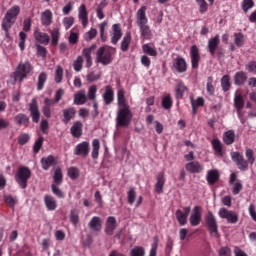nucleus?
Returning a JSON list of instances; mask_svg holds the SVG:
<instances>
[{
    "mask_svg": "<svg viewBox=\"0 0 256 256\" xmlns=\"http://www.w3.org/2000/svg\"><path fill=\"white\" fill-rule=\"evenodd\" d=\"M175 216L181 227H183L184 225H187V218L189 216L184 214L183 211H181L180 209L176 210Z\"/></svg>",
    "mask_w": 256,
    "mask_h": 256,
    "instance_id": "ea45409f",
    "label": "nucleus"
},
{
    "mask_svg": "<svg viewBox=\"0 0 256 256\" xmlns=\"http://www.w3.org/2000/svg\"><path fill=\"white\" fill-rule=\"evenodd\" d=\"M233 185L232 188V193L233 195H239V193H241V191H243V184L241 183V181L237 180Z\"/></svg>",
    "mask_w": 256,
    "mask_h": 256,
    "instance_id": "13d9d810",
    "label": "nucleus"
},
{
    "mask_svg": "<svg viewBox=\"0 0 256 256\" xmlns=\"http://www.w3.org/2000/svg\"><path fill=\"white\" fill-rule=\"evenodd\" d=\"M218 215L220 219H226L227 223L232 225L239 221V215L235 211L227 210V208H220Z\"/></svg>",
    "mask_w": 256,
    "mask_h": 256,
    "instance_id": "6e6552de",
    "label": "nucleus"
},
{
    "mask_svg": "<svg viewBox=\"0 0 256 256\" xmlns=\"http://www.w3.org/2000/svg\"><path fill=\"white\" fill-rule=\"evenodd\" d=\"M63 81V67L57 66L55 70V82L61 83Z\"/></svg>",
    "mask_w": 256,
    "mask_h": 256,
    "instance_id": "052dcab7",
    "label": "nucleus"
},
{
    "mask_svg": "<svg viewBox=\"0 0 256 256\" xmlns=\"http://www.w3.org/2000/svg\"><path fill=\"white\" fill-rule=\"evenodd\" d=\"M161 105L163 109H171L173 107V100L171 99V94H167L164 98H162Z\"/></svg>",
    "mask_w": 256,
    "mask_h": 256,
    "instance_id": "a18cd8bd",
    "label": "nucleus"
},
{
    "mask_svg": "<svg viewBox=\"0 0 256 256\" xmlns=\"http://www.w3.org/2000/svg\"><path fill=\"white\" fill-rule=\"evenodd\" d=\"M130 45H131V33L127 32L121 41V45H120L121 51H124V52L129 51Z\"/></svg>",
    "mask_w": 256,
    "mask_h": 256,
    "instance_id": "e433bc0d",
    "label": "nucleus"
},
{
    "mask_svg": "<svg viewBox=\"0 0 256 256\" xmlns=\"http://www.w3.org/2000/svg\"><path fill=\"white\" fill-rule=\"evenodd\" d=\"M117 229V219L114 216H109L106 220L105 233L106 235H113V231Z\"/></svg>",
    "mask_w": 256,
    "mask_h": 256,
    "instance_id": "4be33fe9",
    "label": "nucleus"
},
{
    "mask_svg": "<svg viewBox=\"0 0 256 256\" xmlns=\"http://www.w3.org/2000/svg\"><path fill=\"white\" fill-rule=\"evenodd\" d=\"M89 13L87 12V6L85 4H82L78 8V19L81 21L83 27H87L89 25Z\"/></svg>",
    "mask_w": 256,
    "mask_h": 256,
    "instance_id": "dca6fc26",
    "label": "nucleus"
},
{
    "mask_svg": "<svg viewBox=\"0 0 256 256\" xmlns=\"http://www.w3.org/2000/svg\"><path fill=\"white\" fill-rule=\"evenodd\" d=\"M232 161L236 163L238 169L240 171H247L249 169V164L247 160L241 155L239 152H232L231 153Z\"/></svg>",
    "mask_w": 256,
    "mask_h": 256,
    "instance_id": "1a4fd4ad",
    "label": "nucleus"
},
{
    "mask_svg": "<svg viewBox=\"0 0 256 256\" xmlns=\"http://www.w3.org/2000/svg\"><path fill=\"white\" fill-rule=\"evenodd\" d=\"M88 227L92 231L99 233L101 229H103V220H101V217L99 216H94L88 223Z\"/></svg>",
    "mask_w": 256,
    "mask_h": 256,
    "instance_id": "6ab92c4d",
    "label": "nucleus"
},
{
    "mask_svg": "<svg viewBox=\"0 0 256 256\" xmlns=\"http://www.w3.org/2000/svg\"><path fill=\"white\" fill-rule=\"evenodd\" d=\"M254 6H255V2H253V0H243L242 1V9H243L244 13H247L249 11V9H253Z\"/></svg>",
    "mask_w": 256,
    "mask_h": 256,
    "instance_id": "4d7b16f0",
    "label": "nucleus"
},
{
    "mask_svg": "<svg viewBox=\"0 0 256 256\" xmlns=\"http://www.w3.org/2000/svg\"><path fill=\"white\" fill-rule=\"evenodd\" d=\"M113 88L111 86L107 85L105 86V92L103 93V100L105 102V105H111L113 103Z\"/></svg>",
    "mask_w": 256,
    "mask_h": 256,
    "instance_id": "cd10ccee",
    "label": "nucleus"
},
{
    "mask_svg": "<svg viewBox=\"0 0 256 256\" xmlns=\"http://www.w3.org/2000/svg\"><path fill=\"white\" fill-rule=\"evenodd\" d=\"M59 184H52L51 185V191L52 193H54L56 195V197H58L59 199H64L65 194L63 193V191L61 189H59V187H57Z\"/></svg>",
    "mask_w": 256,
    "mask_h": 256,
    "instance_id": "6e6d98bb",
    "label": "nucleus"
},
{
    "mask_svg": "<svg viewBox=\"0 0 256 256\" xmlns=\"http://www.w3.org/2000/svg\"><path fill=\"white\" fill-rule=\"evenodd\" d=\"M44 203L48 211H55L57 209V200L49 194L44 196Z\"/></svg>",
    "mask_w": 256,
    "mask_h": 256,
    "instance_id": "a878e982",
    "label": "nucleus"
},
{
    "mask_svg": "<svg viewBox=\"0 0 256 256\" xmlns=\"http://www.w3.org/2000/svg\"><path fill=\"white\" fill-rule=\"evenodd\" d=\"M185 169L188 171V173H202L204 166L199 161H192L185 164Z\"/></svg>",
    "mask_w": 256,
    "mask_h": 256,
    "instance_id": "4468645a",
    "label": "nucleus"
},
{
    "mask_svg": "<svg viewBox=\"0 0 256 256\" xmlns=\"http://www.w3.org/2000/svg\"><path fill=\"white\" fill-rule=\"evenodd\" d=\"M142 50L146 55H150V57H157V50L155 48L149 46V44H144L142 46Z\"/></svg>",
    "mask_w": 256,
    "mask_h": 256,
    "instance_id": "3c124183",
    "label": "nucleus"
},
{
    "mask_svg": "<svg viewBox=\"0 0 256 256\" xmlns=\"http://www.w3.org/2000/svg\"><path fill=\"white\" fill-rule=\"evenodd\" d=\"M36 55L38 57H42V59H45L47 57V48L44 46H41L39 44L36 45Z\"/></svg>",
    "mask_w": 256,
    "mask_h": 256,
    "instance_id": "bf43d9fd",
    "label": "nucleus"
},
{
    "mask_svg": "<svg viewBox=\"0 0 256 256\" xmlns=\"http://www.w3.org/2000/svg\"><path fill=\"white\" fill-rule=\"evenodd\" d=\"M111 35V43L112 45H117L123 37V30L121 29V24H114L112 25V31L110 32Z\"/></svg>",
    "mask_w": 256,
    "mask_h": 256,
    "instance_id": "f8f14e48",
    "label": "nucleus"
},
{
    "mask_svg": "<svg viewBox=\"0 0 256 256\" xmlns=\"http://www.w3.org/2000/svg\"><path fill=\"white\" fill-rule=\"evenodd\" d=\"M70 133L72 137L79 139V137L83 135V123H81V121L74 122V124L70 128Z\"/></svg>",
    "mask_w": 256,
    "mask_h": 256,
    "instance_id": "393cba45",
    "label": "nucleus"
},
{
    "mask_svg": "<svg viewBox=\"0 0 256 256\" xmlns=\"http://www.w3.org/2000/svg\"><path fill=\"white\" fill-rule=\"evenodd\" d=\"M20 42H19V48L21 51H25V41L27 39V34L25 32L19 33Z\"/></svg>",
    "mask_w": 256,
    "mask_h": 256,
    "instance_id": "338daca9",
    "label": "nucleus"
},
{
    "mask_svg": "<svg viewBox=\"0 0 256 256\" xmlns=\"http://www.w3.org/2000/svg\"><path fill=\"white\" fill-rule=\"evenodd\" d=\"M61 183H63V172L61 171V168H56L52 185H61Z\"/></svg>",
    "mask_w": 256,
    "mask_h": 256,
    "instance_id": "a19ab883",
    "label": "nucleus"
},
{
    "mask_svg": "<svg viewBox=\"0 0 256 256\" xmlns=\"http://www.w3.org/2000/svg\"><path fill=\"white\" fill-rule=\"evenodd\" d=\"M90 146L89 142H82L78 144L74 149V155H80L81 157H87L89 155Z\"/></svg>",
    "mask_w": 256,
    "mask_h": 256,
    "instance_id": "f3484780",
    "label": "nucleus"
},
{
    "mask_svg": "<svg viewBox=\"0 0 256 256\" xmlns=\"http://www.w3.org/2000/svg\"><path fill=\"white\" fill-rule=\"evenodd\" d=\"M29 134L24 133V134H20L18 137V145H27V143H29Z\"/></svg>",
    "mask_w": 256,
    "mask_h": 256,
    "instance_id": "69168bd1",
    "label": "nucleus"
},
{
    "mask_svg": "<svg viewBox=\"0 0 256 256\" xmlns=\"http://www.w3.org/2000/svg\"><path fill=\"white\" fill-rule=\"evenodd\" d=\"M74 71L79 73L83 69V56H78L77 59L73 62Z\"/></svg>",
    "mask_w": 256,
    "mask_h": 256,
    "instance_id": "5fc2aeb1",
    "label": "nucleus"
},
{
    "mask_svg": "<svg viewBox=\"0 0 256 256\" xmlns=\"http://www.w3.org/2000/svg\"><path fill=\"white\" fill-rule=\"evenodd\" d=\"M87 99L95 101L97 99V85H92L88 88Z\"/></svg>",
    "mask_w": 256,
    "mask_h": 256,
    "instance_id": "09e8293b",
    "label": "nucleus"
},
{
    "mask_svg": "<svg viewBox=\"0 0 256 256\" xmlns=\"http://www.w3.org/2000/svg\"><path fill=\"white\" fill-rule=\"evenodd\" d=\"M130 256H145V248H143L142 246H135L130 251Z\"/></svg>",
    "mask_w": 256,
    "mask_h": 256,
    "instance_id": "603ef678",
    "label": "nucleus"
},
{
    "mask_svg": "<svg viewBox=\"0 0 256 256\" xmlns=\"http://www.w3.org/2000/svg\"><path fill=\"white\" fill-rule=\"evenodd\" d=\"M138 27L140 30V35L143 37V39H151V37H153L151 27H149L147 24H140Z\"/></svg>",
    "mask_w": 256,
    "mask_h": 256,
    "instance_id": "c85d7f7f",
    "label": "nucleus"
},
{
    "mask_svg": "<svg viewBox=\"0 0 256 256\" xmlns=\"http://www.w3.org/2000/svg\"><path fill=\"white\" fill-rule=\"evenodd\" d=\"M70 223L77 227L79 224V210L72 209L70 211Z\"/></svg>",
    "mask_w": 256,
    "mask_h": 256,
    "instance_id": "49530a36",
    "label": "nucleus"
},
{
    "mask_svg": "<svg viewBox=\"0 0 256 256\" xmlns=\"http://www.w3.org/2000/svg\"><path fill=\"white\" fill-rule=\"evenodd\" d=\"M234 107H236V109H243V107H245V101L243 100V96L236 95L234 97Z\"/></svg>",
    "mask_w": 256,
    "mask_h": 256,
    "instance_id": "864d4df0",
    "label": "nucleus"
},
{
    "mask_svg": "<svg viewBox=\"0 0 256 256\" xmlns=\"http://www.w3.org/2000/svg\"><path fill=\"white\" fill-rule=\"evenodd\" d=\"M87 103V94L84 90H80L74 95V104L75 105H85Z\"/></svg>",
    "mask_w": 256,
    "mask_h": 256,
    "instance_id": "7c9ffc66",
    "label": "nucleus"
},
{
    "mask_svg": "<svg viewBox=\"0 0 256 256\" xmlns=\"http://www.w3.org/2000/svg\"><path fill=\"white\" fill-rule=\"evenodd\" d=\"M42 25L49 26L53 23V13L51 10H45L41 15Z\"/></svg>",
    "mask_w": 256,
    "mask_h": 256,
    "instance_id": "72a5a7b5",
    "label": "nucleus"
},
{
    "mask_svg": "<svg viewBox=\"0 0 256 256\" xmlns=\"http://www.w3.org/2000/svg\"><path fill=\"white\" fill-rule=\"evenodd\" d=\"M68 177H70V179H79V169H77L76 167H71L68 169Z\"/></svg>",
    "mask_w": 256,
    "mask_h": 256,
    "instance_id": "e2e57ef3",
    "label": "nucleus"
},
{
    "mask_svg": "<svg viewBox=\"0 0 256 256\" xmlns=\"http://www.w3.org/2000/svg\"><path fill=\"white\" fill-rule=\"evenodd\" d=\"M219 170L217 169H213L207 172L206 175V180L208 185H215V183H217V181H219Z\"/></svg>",
    "mask_w": 256,
    "mask_h": 256,
    "instance_id": "bb28decb",
    "label": "nucleus"
},
{
    "mask_svg": "<svg viewBox=\"0 0 256 256\" xmlns=\"http://www.w3.org/2000/svg\"><path fill=\"white\" fill-rule=\"evenodd\" d=\"M190 57L192 69H197L199 67V61H201V56L199 55V48L196 45L191 46Z\"/></svg>",
    "mask_w": 256,
    "mask_h": 256,
    "instance_id": "2eb2a0df",
    "label": "nucleus"
},
{
    "mask_svg": "<svg viewBox=\"0 0 256 256\" xmlns=\"http://www.w3.org/2000/svg\"><path fill=\"white\" fill-rule=\"evenodd\" d=\"M46 81H47V73L41 72L38 76V82H37L38 91H42Z\"/></svg>",
    "mask_w": 256,
    "mask_h": 256,
    "instance_id": "de8ad7c7",
    "label": "nucleus"
},
{
    "mask_svg": "<svg viewBox=\"0 0 256 256\" xmlns=\"http://www.w3.org/2000/svg\"><path fill=\"white\" fill-rule=\"evenodd\" d=\"M174 68L178 73H185L187 71V62L183 58H176Z\"/></svg>",
    "mask_w": 256,
    "mask_h": 256,
    "instance_id": "2f4dec72",
    "label": "nucleus"
},
{
    "mask_svg": "<svg viewBox=\"0 0 256 256\" xmlns=\"http://www.w3.org/2000/svg\"><path fill=\"white\" fill-rule=\"evenodd\" d=\"M96 61L102 65H109L113 61L111 51L107 50L104 46L100 47L96 52Z\"/></svg>",
    "mask_w": 256,
    "mask_h": 256,
    "instance_id": "0eeeda50",
    "label": "nucleus"
},
{
    "mask_svg": "<svg viewBox=\"0 0 256 256\" xmlns=\"http://www.w3.org/2000/svg\"><path fill=\"white\" fill-rule=\"evenodd\" d=\"M30 117L32 118L33 123H39L41 119V112H39V104L37 99L33 98L29 104Z\"/></svg>",
    "mask_w": 256,
    "mask_h": 256,
    "instance_id": "9d476101",
    "label": "nucleus"
},
{
    "mask_svg": "<svg viewBox=\"0 0 256 256\" xmlns=\"http://www.w3.org/2000/svg\"><path fill=\"white\" fill-rule=\"evenodd\" d=\"M187 91V86L182 81L176 83L175 86V97L176 99H183V95Z\"/></svg>",
    "mask_w": 256,
    "mask_h": 256,
    "instance_id": "c756f323",
    "label": "nucleus"
},
{
    "mask_svg": "<svg viewBox=\"0 0 256 256\" xmlns=\"http://www.w3.org/2000/svg\"><path fill=\"white\" fill-rule=\"evenodd\" d=\"M218 256H231V248L223 246L218 250Z\"/></svg>",
    "mask_w": 256,
    "mask_h": 256,
    "instance_id": "774afa93",
    "label": "nucleus"
},
{
    "mask_svg": "<svg viewBox=\"0 0 256 256\" xmlns=\"http://www.w3.org/2000/svg\"><path fill=\"white\" fill-rule=\"evenodd\" d=\"M101 149V142L99 139H94L92 141V159H99V150Z\"/></svg>",
    "mask_w": 256,
    "mask_h": 256,
    "instance_id": "c9c22d12",
    "label": "nucleus"
},
{
    "mask_svg": "<svg viewBox=\"0 0 256 256\" xmlns=\"http://www.w3.org/2000/svg\"><path fill=\"white\" fill-rule=\"evenodd\" d=\"M14 123L17 127H24V129H27V127L31 125V118L25 113H18L14 116Z\"/></svg>",
    "mask_w": 256,
    "mask_h": 256,
    "instance_id": "9b49d317",
    "label": "nucleus"
},
{
    "mask_svg": "<svg viewBox=\"0 0 256 256\" xmlns=\"http://www.w3.org/2000/svg\"><path fill=\"white\" fill-rule=\"evenodd\" d=\"M221 87L224 92H227L231 89V78H229V75H224L221 78Z\"/></svg>",
    "mask_w": 256,
    "mask_h": 256,
    "instance_id": "37998d69",
    "label": "nucleus"
},
{
    "mask_svg": "<svg viewBox=\"0 0 256 256\" xmlns=\"http://www.w3.org/2000/svg\"><path fill=\"white\" fill-rule=\"evenodd\" d=\"M33 71V66L31 65V62L25 61L20 62L16 71L14 72V81H23V79H26L27 75Z\"/></svg>",
    "mask_w": 256,
    "mask_h": 256,
    "instance_id": "20e7f679",
    "label": "nucleus"
},
{
    "mask_svg": "<svg viewBox=\"0 0 256 256\" xmlns=\"http://www.w3.org/2000/svg\"><path fill=\"white\" fill-rule=\"evenodd\" d=\"M34 38L41 45H49V41H50L49 34H47L45 32H41V31H39V29L35 30Z\"/></svg>",
    "mask_w": 256,
    "mask_h": 256,
    "instance_id": "5701e85b",
    "label": "nucleus"
},
{
    "mask_svg": "<svg viewBox=\"0 0 256 256\" xmlns=\"http://www.w3.org/2000/svg\"><path fill=\"white\" fill-rule=\"evenodd\" d=\"M157 247H159V237H154L149 256H157Z\"/></svg>",
    "mask_w": 256,
    "mask_h": 256,
    "instance_id": "680f3d73",
    "label": "nucleus"
},
{
    "mask_svg": "<svg viewBox=\"0 0 256 256\" xmlns=\"http://www.w3.org/2000/svg\"><path fill=\"white\" fill-rule=\"evenodd\" d=\"M51 39H52V45H57L59 43V37H61V32L59 31V28H54L50 31Z\"/></svg>",
    "mask_w": 256,
    "mask_h": 256,
    "instance_id": "8fccbe9b",
    "label": "nucleus"
},
{
    "mask_svg": "<svg viewBox=\"0 0 256 256\" xmlns=\"http://www.w3.org/2000/svg\"><path fill=\"white\" fill-rule=\"evenodd\" d=\"M246 81H247V73L240 71L234 75L235 85H238V86L245 85Z\"/></svg>",
    "mask_w": 256,
    "mask_h": 256,
    "instance_id": "f704fd0d",
    "label": "nucleus"
},
{
    "mask_svg": "<svg viewBox=\"0 0 256 256\" xmlns=\"http://www.w3.org/2000/svg\"><path fill=\"white\" fill-rule=\"evenodd\" d=\"M76 113L77 111L73 107L62 110V115H63L62 123H65V125H67L69 121H71L72 119H75Z\"/></svg>",
    "mask_w": 256,
    "mask_h": 256,
    "instance_id": "b1692460",
    "label": "nucleus"
},
{
    "mask_svg": "<svg viewBox=\"0 0 256 256\" xmlns=\"http://www.w3.org/2000/svg\"><path fill=\"white\" fill-rule=\"evenodd\" d=\"M31 178V170L28 167H20L15 176L16 182L21 189H27V181Z\"/></svg>",
    "mask_w": 256,
    "mask_h": 256,
    "instance_id": "39448f33",
    "label": "nucleus"
},
{
    "mask_svg": "<svg viewBox=\"0 0 256 256\" xmlns=\"http://www.w3.org/2000/svg\"><path fill=\"white\" fill-rule=\"evenodd\" d=\"M96 47L97 46H95V44H93L89 48H84L82 50V55L86 59V67H87V69H89L93 65V58L91 57V53H93V51H95Z\"/></svg>",
    "mask_w": 256,
    "mask_h": 256,
    "instance_id": "aec40b11",
    "label": "nucleus"
},
{
    "mask_svg": "<svg viewBox=\"0 0 256 256\" xmlns=\"http://www.w3.org/2000/svg\"><path fill=\"white\" fill-rule=\"evenodd\" d=\"M40 163L42 165V169H44V171H47L49 167H52L53 163H55V157H53V155L44 157L41 159Z\"/></svg>",
    "mask_w": 256,
    "mask_h": 256,
    "instance_id": "4c0bfd02",
    "label": "nucleus"
},
{
    "mask_svg": "<svg viewBox=\"0 0 256 256\" xmlns=\"http://www.w3.org/2000/svg\"><path fill=\"white\" fill-rule=\"evenodd\" d=\"M223 141L226 145H233L235 143V131L229 130L224 133Z\"/></svg>",
    "mask_w": 256,
    "mask_h": 256,
    "instance_id": "58836bf2",
    "label": "nucleus"
},
{
    "mask_svg": "<svg viewBox=\"0 0 256 256\" xmlns=\"http://www.w3.org/2000/svg\"><path fill=\"white\" fill-rule=\"evenodd\" d=\"M234 43L236 47H243L245 45V35L241 32L234 33Z\"/></svg>",
    "mask_w": 256,
    "mask_h": 256,
    "instance_id": "79ce46f5",
    "label": "nucleus"
},
{
    "mask_svg": "<svg viewBox=\"0 0 256 256\" xmlns=\"http://www.w3.org/2000/svg\"><path fill=\"white\" fill-rule=\"evenodd\" d=\"M211 144H212L213 150L218 155V157H222V155H223V143H221V140H219V138H214L212 140Z\"/></svg>",
    "mask_w": 256,
    "mask_h": 256,
    "instance_id": "473e14b6",
    "label": "nucleus"
},
{
    "mask_svg": "<svg viewBox=\"0 0 256 256\" xmlns=\"http://www.w3.org/2000/svg\"><path fill=\"white\" fill-rule=\"evenodd\" d=\"M221 43V39L219 38V34H216L214 37L208 40V51L211 57H216L218 59H223L225 57V50L223 47H219Z\"/></svg>",
    "mask_w": 256,
    "mask_h": 256,
    "instance_id": "f03ea898",
    "label": "nucleus"
},
{
    "mask_svg": "<svg viewBox=\"0 0 256 256\" xmlns=\"http://www.w3.org/2000/svg\"><path fill=\"white\" fill-rule=\"evenodd\" d=\"M204 221L211 237H214V239H219V224H217V218H215L213 212L208 211L204 217Z\"/></svg>",
    "mask_w": 256,
    "mask_h": 256,
    "instance_id": "7ed1b4c3",
    "label": "nucleus"
},
{
    "mask_svg": "<svg viewBox=\"0 0 256 256\" xmlns=\"http://www.w3.org/2000/svg\"><path fill=\"white\" fill-rule=\"evenodd\" d=\"M117 99L119 108L116 116V127L127 128L133 121V112H131L127 99H125V90H118Z\"/></svg>",
    "mask_w": 256,
    "mask_h": 256,
    "instance_id": "f257e3e1",
    "label": "nucleus"
},
{
    "mask_svg": "<svg viewBox=\"0 0 256 256\" xmlns=\"http://www.w3.org/2000/svg\"><path fill=\"white\" fill-rule=\"evenodd\" d=\"M147 23H149V19H147V6H141L136 12V25H146Z\"/></svg>",
    "mask_w": 256,
    "mask_h": 256,
    "instance_id": "ddd939ff",
    "label": "nucleus"
},
{
    "mask_svg": "<svg viewBox=\"0 0 256 256\" xmlns=\"http://www.w3.org/2000/svg\"><path fill=\"white\" fill-rule=\"evenodd\" d=\"M165 187V172H159L156 176L155 191L158 195L163 193V188Z\"/></svg>",
    "mask_w": 256,
    "mask_h": 256,
    "instance_id": "412c9836",
    "label": "nucleus"
},
{
    "mask_svg": "<svg viewBox=\"0 0 256 256\" xmlns=\"http://www.w3.org/2000/svg\"><path fill=\"white\" fill-rule=\"evenodd\" d=\"M137 198V192H135V188H130L128 191V203L133 205L135 203V199Z\"/></svg>",
    "mask_w": 256,
    "mask_h": 256,
    "instance_id": "0e129e2a",
    "label": "nucleus"
},
{
    "mask_svg": "<svg viewBox=\"0 0 256 256\" xmlns=\"http://www.w3.org/2000/svg\"><path fill=\"white\" fill-rule=\"evenodd\" d=\"M201 207L200 206H195L193 208V213L190 216V225L192 227H197L201 223Z\"/></svg>",
    "mask_w": 256,
    "mask_h": 256,
    "instance_id": "a211bd4d",
    "label": "nucleus"
},
{
    "mask_svg": "<svg viewBox=\"0 0 256 256\" xmlns=\"http://www.w3.org/2000/svg\"><path fill=\"white\" fill-rule=\"evenodd\" d=\"M246 162L248 165H253L255 163V151L251 148H246L245 150Z\"/></svg>",
    "mask_w": 256,
    "mask_h": 256,
    "instance_id": "c03bdc74",
    "label": "nucleus"
},
{
    "mask_svg": "<svg viewBox=\"0 0 256 256\" xmlns=\"http://www.w3.org/2000/svg\"><path fill=\"white\" fill-rule=\"evenodd\" d=\"M19 13H21V8L19 6L15 5L9 8L2 20V24L13 26L15 21H17V16Z\"/></svg>",
    "mask_w": 256,
    "mask_h": 256,
    "instance_id": "423d86ee",
    "label": "nucleus"
}]
</instances>
